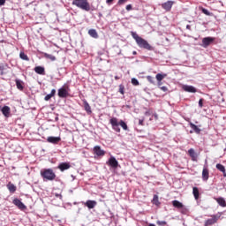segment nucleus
Returning a JSON list of instances; mask_svg holds the SVG:
<instances>
[{
  "label": "nucleus",
  "mask_w": 226,
  "mask_h": 226,
  "mask_svg": "<svg viewBox=\"0 0 226 226\" xmlns=\"http://www.w3.org/2000/svg\"><path fill=\"white\" fill-rule=\"evenodd\" d=\"M109 124L112 126V130H114V132H117V133L121 132V128H123V130H124L125 132H127L128 130V124H126L125 122L123 120H120L119 122L117 117H111L109 119ZM119 126H121V128H119Z\"/></svg>",
  "instance_id": "obj_1"
},
{
  "label": "nucleus",
  "mask_w": 226,
  "mask_h": 226,
  "mask_svg": "<svg viewBox=\"0 0 226 226\" xmlns=\"http://www.w3.org/2000/svg\"><path fill=\"white\" fill-rule=\"evenodd\" d=\"M72 5L84 11H91V5L87 0H72Z\"/></svg>",
  "instance_id": "obj_2"
},
{
  "label": "nucleus",
  "mask_w": 226,
  "mask_h": 226,
  "mask_svg": "<svg viewBox=\"0 0 226 226\" xmlns=\"http://www.w3.org/2000/svg\"><path fill=\"white\" fill-rule=\"evenodd\" d=\"M41 176L44 181H54L56 179V173L52 169H45L41 171Z\"/></svg>",
  "instance_id": "obj_3"
},
{
  "label": "nucleus",
  "mask_w": 226,
  "mask_h": 226,
  "mask_svg": "<svg viewBox=\"0 0 226 226\" xmlns=\"http://www.w3.org/2000/svg\"><path fill=\"white\" fill-rule=\"evenodd\" d=\"M69 89L70 87H68L66 85H64L61 88H59L57 92L59 98H68Z\"/></svg>",
  "instance_id": "obj_4"
},
{
  "label": "nucleus",
  "mask_w": 226,
  "mask_h": 226,
  "mask_svg": "<svg viewBox=\"0 0 226 226\" xmlns=\"http://www.w3.org/2000/svg\"><path fill=\"white\" fill-rule=\"evenodd\" d=\"M107 165H109V167H111V169H117V167H119V162H117V159H116V157L110 156L107 162Z\"/></svg>",
  "instance_id": "obj_5"
},
{
  "label": "nucleus",
  "mask_w": 226,
  "mask_h": 226,
  "mask_svg": "<svg viewBox=\"0 0 226 226\" xmlns=\"http://www.w3.org/2000/svg\"><path fill=\"white\" fill-rule=\"evenodd\" d=\"M218 220H220V216L218 215H211L210 219H207L205 222L204 226H211V225H215V223H216L218 222Z\"/></svg>",
  "instance_id": "obj_6"
},
{
  "label": "nucleus",
  "mask_w": 226,
  "mask_h": 226,
  "mask_svg": "<svg viewBox=\"0 0 226 226\" xmlns=\"http://www.w3.org/2000/svg\"><path fill=\"white\" fill-rule=\"evenodd\" d=\"M88 209H94L96 207L98 202L93 200H87L86 202H82Z\"/></svg>",
  "instance_id": "obj_7"
},
{
  "label": "nucleus",
  "mask_w": 226,
  "mask_h": 226,
  "mask_svg": "<svg viewBox=\"0 0 226 226\" xmlns=\"http://www.w3.org/2000/svg\"><path fill=\"white\" fill-rule=\"evenodd\" d=\"M172 6H174V1H167L166 3L162 4V8L166 11H170L172 10Z\"/></svg>",
  "instance_id": "obj_8"
},
{
  "label": "nucleus",
  "mask_w": 226,
  "mask_h": 226,
  "mask_svg": "<svg viewBox=\"0 0 226 226\" xmlns=\"http://www.w3.org/2000/svg\"><path fill=\"white\" fill-rule=\"evenodd\" d=\"M47 142L49 144H59L61 142V137L49 136L47 138Z\"/></svg>",
  "instance_id": "obj_9"
},
{
  "label": "nucleus",
  "mask_w": 226,
  "mask_h": 226,
  "mask_svg": "<svg viewBox=\"0 0 226 226\" xmlns=\"http://www.w3.org/2000/svg\"><path fill=\"white\" fill-rule=\"evenodd\" d=\"M94 154H96V156H105V151L102 149L101 146H95L94 147Z\"/></svg>",
  "instance_id": "obj_10"
},
{
  "label": "nucleus",
  "mask_w": 226,
  "mask_h": 226,
  "mask_svg": "<svg viewBox=\"0 0 226 226\" xmlns=\"http://www.w3.org/2000/svg\"><path fill=\"white\" fill-rule=\"evenodd\" d=\"M12 204H14V206H16L17 207H19V209L21 210L26 209V205L17 198L12 200Z\"/></svg>",
  "instance_id": "obj_11"
},
{
  "label": "nucleus",
  "mask_w": 226,
  "mask_h": 226,
  "mask_svg": "<svg viewBox=\"0 0 226 226\" xmlns=\"http://www.w3.org/2000/svg\"><path fill=\"white\" fill-rule=\"evenodd\" d=\"M213 41H215V38H213V37H205V38H203V40H202L203 47L205 49H207V47H209V45L211 43H213Z\"/></svg>",
  "instance_id": "obj_12"
},
{
  "label": "nucleus",
  "mask_w": 226,
  "mask_h": 226,
  "mask_svg": "<svg viewBox=\"0 0 226 226\" xmlns=\"http://www.w3.org/2000/svg\"><path fill=\"white\" fill-rule=\"evenodd\" d=\"M70 167H72L70 162H61L57 166V169H59V170H61V172H64V170H68V169H70Z\"/></svg>",
  "instance_id": "obj_13"
},
{
  "label": "nucleus",
  "mask_w": 226,
  "mask_h": 226,
  "mask_svg": "<svg viewBox=\"0 0 226 226\" xmlns=\"http://www.w3.org/2000/svg\"><path fill=\"white\" fill-rule=\"evenodd\" d=\"M202 180L203 181H207L209 179V169L207 167H204L202 170Z\"/></svg>",
  "instance_id": "obj_14"
},
{
  "label": "nucleus",
  "mask_w": 226,
  "mask_h": 226,
  "mask_svg": "<svg viewBox=\"0 0 226 226\" xmlns=\"http://www.w3.org/2000/svg\"><path fill=\"white\" fill-rule=\"evenodd\" d=\"M0 110L4 117H10L11 109L9 106H4L3 108L1 107Z\"/></svg>",
  "instance_id": "obj_15"
},
{
  "label": "nucleus",
  "mask_w": 226,
  "mask_h": 226,
  "mask_svg": "<svg viewBox=\"0 0 226 226\" xmlns=\"http://www.w3.org/2000/svg\"><path fill=\"white\" fill-rule=\"evenodd\" d=\"M142 47L143 49H146V50H150V51L154 50V47H153L151 44H149V42H147V41L144 39L142 40Z\"/></svg>",
  "instance_id": "obj_16"
},
{
  "label": "nucleus",
  "mask_w": 226,
  "mask_h": 226,
  "mask_svg": "<svg viewBox=\"0 0 226 226\" xmlns=\"http://www.w3.org/2000/svg\"><path fill=\"white\" fill-rule=\"evenodd\" d=\"M131 33H132V38L136 40V42L138 43V45H139V47H142V37L139 36V34H136V32H131Z\"/></svg>",
  "instance_id": "obj_17"
},
{
  "label": "nucleus",
  "mask_w": 226,
  "mask_h": 226,
  "mask_svg": "<svg viewBox=\"0 0 226 226\" xmlns=\"http://www.w3.org/2000/svg\"><path fill=\"white\" fill-rule=\"evenodd\" d=\"M184 91H185L186 93H197V88L192 87V86H184L183 87Z\"/></svg>",
  "instance_id": "obj_18"
},
{
  "label": "nucleus",
  "mask_w": 226,
  "mask_h": 226,
  "mask_svg": "<svg viewBox=\"0 0 226 226\" xmlns=\"http://www.w3.org/2000/svg\"><path fill=\"white\" fill-rule=\"evenodd\" d=\"M188 154L192 158V162H197V153L193 148L188 150Z\"/></svg>",
  "instance_id": "obj_19"
},
{
  "label": "nucleus",
  "mask_w": 226,
  "mask_h": 226,
  "mask_svg": "<svg viewBox=\"0 0 226 226\" xmlns=\"http://www.w3.org/2000/svg\"><path fill=\"white\" fill-rule=\"evenodd\" d=\"M83 105H84V109H85L86 112L88 115L93 114V111L91 110V106L89 105V102H87V101L84 100L83 101Z\"/></svg>",
  "instance_id": "obj_20"
},
{
  "label": "nucleus",
  "mask_w": 226,
  "mask_h": 226,
  "mask_svg": "<svg viewBox=\"0 0 226 226\" xmlns=\"http://www.w3.org/2000/svg\"><path fill=\"white\" fill-rule=\"evenodd\" d=\"M152 204H154V206H156V207H160V206H162V202H160V200L157 194L154 195V198L152 200Z\"/></svg>",
  "instance_id": "obj_21"
},
{
  "label": "nucleus",
  "mask_w": 226,
  "mask_h": 226,
  "mask_svg": "<svg viewBox=\"0 0 226 226\" xmlns=\"http://www.w3.org/2000/svg\"><path fill=\"white\" fill-rule=\"evenodd\" d=\"M34 72L38 75H45V67H43V66H36L34 68Z\"/></svg>",
  "instance_id": "obj_22"
},
{
  "label": "nucleus",
  "mask_w": 226,
  "mask_h": 226,
  "mask_svg": "<svg viewBox=\"0 0 226 226\" xmlns=\"http://www.w3.org/2000/svg\"><path fill=\"white\" fill-rule=\"evenodd\" d=\"M7 189L9 190L10 193H15V192H17V186H15L14 184H11V182L7 184Z\"/></svg>",
  "instance_id": "obj_23"
},
{
  "label": "nucleus",
  "mask_w": 226,
  "mask_h": 226,
  "mask_svg": "<svg viewBox=\"0 0 226 226\" xmlns=\"http://www.w3.org/2000/svg\"><path fill=\"white\" fill-rule=\"evenodd\" d=\"M15 83H16L17 88L19 89V91L24 90V81L17 79H15Z\"/></svg>",
  "instance_id": "obj_24"
},
{
  "label": "nucleus",
  "mask_w": 226,
  "mask_h": 226,
  "mask_svg": "<svg viewBox=\"0 0 226 226\" xmlns=\"http://www.w3.org/2000/svg\"><path fill=\"white\" fill-rule=\"evenodd\" d=\"M172 206L174 207H177V209H183V207H185L183 203H181L180 201L176 200L172 201Z\"/></svg>",
  "instance_id": "obj_25"
},
{
  "label": "nucleus",
  "mask_w": 226,
  "mask_h": 226,
  "mask_svg": "<svg viewBox=\"0 0 226 226\" xmlns=\"http://www.w3.org/2000/svg\"><path fill=\"white\" fill-rule=\"evenodd\" d=\"M88 34L89 36H91L92 38H98V32H96V29H90L88 30Z\"/></svg>",
  "instance_id": "obj_26"
},
{
  "label": "nucleus",
  "mask_w": 226,
  "mask_h": 226,
  "mask_svg": "<svg viewBox=\"0 0 226 226\" xmlns=\"http://www.w3.org/2000/svg\"><path fill=\"white\" fill-rule=\"evenodd\" d=\"M216 202H217V204H219V206H221L222 207H226V201H225V199H223V198H217V199H216Z\"/></svg>",
  "instance_id": "obj_27"
},
{
  "label": "nucleus",
  "mask_w": 226,
  "mask_h": 226,
  "mask_svg": "<svg viewBox=\"0 0 226 226\" xmlns=\"http://www.w3.org/2000/svg\"><path fill=\"white\" fill-rule=\"evenodd\" d=\"M56 95V89H52L50 94H47L45 97H44V100L45 102H49V100H50V98H52L53 96Z\"/></svg>",
  "instance_id": "obj_28"
},
{
  "label": "nucleus",
  "mask_w": 226,
  "mask_h": 226,
  "mask_svg": "<svg viewBox=\"0 0 226 226\" xmlns=\"http://www.w3.org/2000/svg\"><path fill=\"white\" fill-rule=\"evenodd\" d=\"M192 194L194 196L195 200H199L200 192H199V188L198 187H193L192 188Z\"/></svg>",
  "instance_id": "obj_29"
},
{
  "label": "nucleus",
  "mask_w": 226,
  "mask_h": 226,
  "mask_svg": "<svg viewBox=\"0 0 226 226\" xmlns=\"http://www.w3.org/2000/svg\"><path fill=\"white\" fill-rule=\"evenodd\" d=\"M190 126H191V128H192V130H193V132H195V133H200V129L199 128V126H197V125H195L193 123H192V122H190Z\"/></svg>",
  "instance_id": "obj_30"
},
{
  "label": "nucleus",
  "mask_w": 226,
  "mask_h": 226,
  "mask_svg": "<svg viewBox=\"0 0 226 226\" xmlns=\"http://www.w3.org/2000/svg\"><path fill=\"white\" fill-rule=\"evenodd\" d=\"M165 77H167V74L158 73V74H156L155 79H156L157 82H162V80H163V79H165Z\"/></svg>",
  "instance_id": "obj_31"
},
{
  "label": "nucleus",
  "mask_w": 226,
  "mask_h": 226,
  "mask_svg": "<svg viewBox=\"0 0 226 226\" xmlns=\"http://www.w3.org/2000/svg\"><path fill=\"white\" fill-rule=\"evenodd\" d=\"M19 57L23 61H29V56H27V55H26V53H24L22 51L19 53Z\"/></svg>",
  "instance_id": "obj_32"
},
{
  "label": "nucleus",
  "mask_w": 226,
  "mask_h": 226,
  "mask_svg": "<svg viewBox=\"0 0 226 226\" xmlns=\"http://www.w3.org/2000/svg\"><path fill=\"white\" fill-rule=\"evenodd\" d=\"M44 57H46V59H50V61H56V56L48 53H44L43 54Z\"/></svg>",
  "instance_id": "obj_33"
},
{
  "label": "nucleus",
  "mask_w": 226,
  "mask_h": 226,
  "mask_svg": "<svg viewBox=\"0 0 226 226\" xmlns=\"http://www.w3.org/2000/svg\"><path fill=\"white\" fill-rule=\"evenodd\" d=\"M215 167L217 170H220V172H225V166H223L222 164L217 163Z\"/></svg>",
  "instance_id": "obj_34"
},
{
  "label": "nucleus",
  "mask_w": 226,
  "mask_h": 226,
  "mask_svg": "<svg viewBox=\"0 0 226 226\" xmlns=\"http://www.w3.org/2000/svg\"><path fill=\"white\" fill-rule=\"evenodd\" d=\"M202 13H204V15H207V17H211V15H213V13L209 12V11H207V9L202 8L201 9Z\"/></svg>",
  "instance_id": "obj_35"
},
{
  "label": "nucleus",
  "mask_w": 226,
  "mask_h": 226,
  "mask_svg": "<svg viewBox=\"0 0 226 226\" xmlns=\"http://www.w3.org/2000/svg\"><path fill=\"white\" fill-rule=\"evenodd\" d=\"M131 82H132V86H139V79H138L132 78Z\"/></svg>",
  "instance_id": "obj_36"
},
{
  "label": "nucleus",
  "mask_w": 226,
  "mask_h": 226,
  "mask_svg": "<svg viewBox=\"0 0 226 226\" xmlns=\"http://www.w3.org/2000/svg\"><path fill=\"white\" fill-rule=\"evenodd\" d=\"M119 93L121 94H124V86H123V85L119 86Z\"/></svg>",
  "instance_id": "obj_37"
},
{
  "label": "nucleus",
  "mask_w": 226,
  "mask_h": 226,
  "mask_svg": "<svg viewBox=\"0 0 226 226\" xmlns=\"http://www.w3.org/2000/svg\"><path fill=\"white\" fill-rule=\"evenodd\" d=\"M156 223L157 225H160V226L167 225V222L165 221H157Z\"/></svg>",
  "instance_id": "obj_38"
},
{
  "label": "nucleus",
  "mask_w": 226,
  "mask_h": 226,
  "mask_svg": "<svg viewBox=\"0 0 226 226\" xmlns=\"http://www.w3.org/2000/svg\"><path fill=\"white\" fill-rule=\"evenodd\" d=\"M125 3H128V0H118L117 4L119 6L124 4Z\"/></svg>",
  "instance_id": "obj_39"
},
{
  "label": "nucleus",
  "mask_w": 226,
  "mask_h": 226,
  "mask_svg": "<svg viewBox=\"0 0 226 226\" xmlns=\"http://www.w3.org/2000/svg\"><path fill=\"white\" fill-rule=\"evenodd\" d=\"M199 107H200V109H202V107H204V99H200Z\"/></svg>",
  "instance_id": "obj_40"
},
{
  "label": "nucleus",
  "mask_w": 226,
  "mask_h": 226,
  "mask_svg": "<svg viewBox=\"0 0 226 226\" xmlns=\"http://www.w3.org/2000/svg\"><path fill=\"white\" fill-rule=\"evenodd\" d=\"M147 79L148 82H151V84H154V78H153V77L147 76Z\"/></svg>",
  "instance_id": "obj_41"
},
{
  "label": "nucleus",
  "mask_w": 226,
  "mask_h": 226,
  "mask_svg": "<svg viewBox=\"0 0 226 226\" xmlns=\"http://www.w3.org/2000/svg\"><path fill=\"white\" fill-rule=\"evenodd\" d=\"M6 0H0V6H4Z\"/></svg>",
  "instance_id": "obj_42"
},
{
  "label": "nucleus",
  "mask_w": 226,
  "mask_h": 226,
  "mask_svg": "<svg viewBox=\"0 0 226 226\" xmlns=\"http://www.w3.org/2000/svg\"><path fill=\"white\" fill-rule=\"evenodd\" d=\"M125 10H127V11H130V10H132V4L126 5Z\"/></svg>",
  "instance_id": "obj_43"
},
{
  "label": "nucleus",
  "mask_w": 226,
  "mask_h": 226,
  "mask_svg": "<svg viewBox=\"0 0 226 226\" xmlns=\"http://www.w3.org/2000/svg\"><path fill=\"white\" fill-rule=\"evenodd\" d=\"M160 88H161L162 91H163L164 93H165L166 91H168L167 87H161Z\"/></svg>",
  "instance_id": "obj_44"
},
{
  "label": "nucleus",
  "mask_w": 226,
  "mask_h": 226,
  "mask_svg": "<svg viewBox=\"0 0 226 226\" xmlns=\"http://www.w3.org/2000/svg\"><path fill=\"white\" fill-rule=\"evenodd\" d=\"M114 0H106L107 4H110Z\"/></svg>",
  "instance_id": "obj_45"
},
{
  "label": "nucleus",
  "mask_w": 226,
  "mask_h": 226,
  "mask_svg": "<svg viewBox=\"0 0 226 226\" xmlns=\"http://www.w3.org/2000/svg\"><path fill=\"white\" fill-rule=\"evenodd\" d=\"M162 81H158V82H157V86H158L159 87H162Z\"/></svg>",
  "instance_id": "obj_46"
},
{
  "label": "nucleus",
  "mask_w": 226,
  "mask_h": 226,
  "mask_svg": "<svg viewBox=\"0 0 226 226\" xmlns=\"http://www.w3.org/2000/svg\"><path fill=\"white\" fill-rule=\"evenodd\" d=\"M56 197H59L60 199H63V195H61V194H56Z\"/></svg>",
  "instance_id": "obj_47"
},
{
  "label": "nucleus",
  "mask_w": 226,
  "mask_h": 226,
  "mask_svg": "<svg viewBox=\"0 0 226 226\" xmlns=\"http://www.w3.org/2000/svg\"><path fill=\"white\" fill-rule=\"evenodd\" d=\"M223 177H226V170H224V172H222Z\"/></svg>",
  "instance_id": "obj_48"
},
{
  "label": "nucleus",
  "mask_w": 226,
  "mask_h": 226,
  "mask_svg": "<svg viewBox=\"0 0 226 226\" xmlns=\"http://www.w3.org/2000/svg\"><path fill=\"white\" fill-rule=\"evenodd\" d=\"M139 124H142V119L139 120Z\"/></svg>",
  "instance_id": "obj_49"
},
{
  "label": "nucleus",
  "mask_w": 226,
  "mask_h": 226,
  "mask_svg": "<svg viewBox=\"0 0 226 226\" xmlns=\"http://www.w3.org/2000/svg\"><path fill=\"white\" fill-rule=\"evenodd\" d=\"M132 54L133 56H135L137 54V51H133Z\"/></svg>",
  "instance_id": "obj_50"
},
{
  "label": "nucleus",
  "mask_w": 226,
  "mask_h": 226,
  "mask_svg": "<svg viewBox=\"0 0 226 226\" xmlns=\"http://www.w3.org/2000/svg\"><path fill=\"white\" fill-rule=\"evenodd\" d=\"M186 28H187V29H190V25H187Z\"/></svg>",
  "instance_id": "obj_51"
},
{
  "label": "nucleus",
  "mask_w": 226,
  "mask_h": 226,
  "mask_svg": "<svg viewBox=\"0 0 226 226\" xmlns=\"http://www.w3.org/2000/svg\"><path fill=\"white\" fill-rule=\"evenodd\" d=\"M148 115H149V113H147V112L145 113V116H148Z\"/></svg>",
  "instance_id": "obj_52"
},
{
  "label": "nucleus",
  "mask_w": 226,
  "mask_h": 226,
  "mask_svg": "<svg viewBox=\"0 0 226 226\" xmlns=\"http://www.w3.org/2000/svg\"><path fill=\"white\" fill-rule=\"evenodd\" d=\"M116 80H117V79H119L117 76L115 77Z\"/></svg>",
  "instance_id": "obj_53"
},
{
  "label": "nucleus",
  "mask_w": 226,
  "mask_h": 226,
  "mask_svg": "<svg viewBox=\"0 0 226 226\" xmlns=\"http://www.w3.org/2000/svg\"><path fill=\"white\" fill-rule=\"evenodd\" d=\"M70 192H71V193H73V191L71 190Z\"/></svg>",
  "instance_id": "obj_54"
},
{
  "label": "nucleus",
  "mask_w": 226,
  "mask_h": 226,
  "mask_svg": "<svg viewBox=\"0 0 226 226\" xmlns=\"http://www.w3.org/2000/svg\"><path fill=\"white\" fill-rule=\"evenodd\" d=\"M190 133H193V132L191 131Z\"/></svg>",
  "instance_id": "obj_55"
},
{
  "label": "nucleus",
  "mask_w": 226,
  "mask_h": 226,
  "mask_svg": "<svg viewBox=\"0 0 226 226\" xmlns=\"http://www.w3.org/2000/svg\"><path fill=\"white\" fill-rule=\"evenodd\" d=\"M0 109H1V106H0Z\"/></svg>",
  "instance_id": "obj_56"
}]
</instances>
